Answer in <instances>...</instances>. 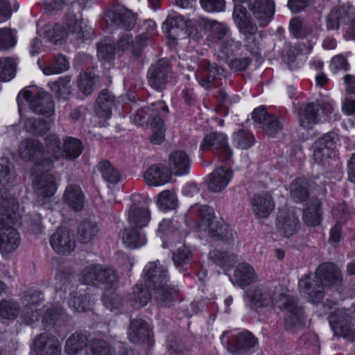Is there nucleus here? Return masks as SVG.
Wrapping results in <instances>:
<instances>
[{
	"mask_svg": "<svg viewBox=\"0 0 355 355\" xmlns=\"http://www.w3.org/2000/svg\"><path fill=\"white\" fill-rule=\"evenodd\" d=\"M304 277L299 282V287L309 300L319 304L324 297L328 287L340 285L343 281L340 270L334 263H324L318 266L313 281Z\"/></svg>",
	"mask_w": 355,
	"mask_h": 355,
	"instance_id": "f257e3e1",
	"label": "nucleus"
},
{
	"mask_svg": "<svg viewBox=\"0 0 355 355\" xmlns=\"http://www.w3.org/2000/svg\"><path fill=\"white\" fill-rule=\"evenodd\" d=\"M144 277L149 287L155 291V297L161 306H170L179 289L168 284V270L159 261L148 263L144 269Z\"/></svg>",
	"mask_w": 355,
	"mask_h": 355,
	"instance_id": "f03ea898",
	"label": "nucleus"
},
{
	"mask_svg": "<svg viewBox=\"0 0 355 355\" xmlns=\"http://www.w3.org/2000/svg\"><path fill=\"white\" fill-rule=\"evenodd\" d=\"M93 31L87 22L78 20L74 15H67L63 25H55L47 32V37L55 44L67 39L69 36L75 40H87L92 38Z\"/></svg>",
	"mask_w": 355,
	"mask_h": 355,
	"instance_id": "7ed1b4c3",
	"label": "nucleus"
},
{
	"mask_svg": "<svg viewBox=\"0 0 355 355\" xmlns=\"http://www.w3.org/2000/svg\"><path fill=\"white\" fill-rule=\"evenodd\" d=\"M53 160L42 159L32 168L33 187L39 197L49 198L57 189L54 176L49 172Z\"/></svg>",
	"mask_w": 355,
	"mask_h": 355,
	"instance_id": "20e7f679",
	"label": "nucleus"
},
{
	"mask_svg": "<svg viewBox=\"0 0 355 355\" xmlns=\"http://www.w3.org/2000/svg\"><path fill=\"white\" fill-rule=\"evenodd\" d=\"M17 101L20 114L24 101L29 102L31 110L35 114L51 116L54 113V103L51 96L35 87L22 89L18 94Z\"/></svg>",
	"mask_w": 355,
	"mask_h": 355,
	"instance_id": "39448f33",
	"label": "nucleus"
},
{
	"mask_svg": "<svg viewBox=\"0 0 355 355\" xmlns=\"http://www.w3.org/2000/svg\"><path fill=\"white\" fill-rule=\"evenodd\" d=\"M283 298L284 294L270 284L251 287L245 293V300L258 307L281 308Z\"/></svg>",
	"mask_w": 355,
	"mask_h": 355,
	"instance_id": "423d86ee",
	"label": "nucleus"
},
{
	"mask_svg": "<svg viewBox=\"0 0 355 355\" xmlns=\"http://www.w3.org/2000/svg\"><path fill=\"white\" fill-rule=\"evenodd\" d=\"M207 149L212 150L222 161H227L232 156V150L228 144L227 137L221 132H211L204 137L200 150Z\"/></svg>",
	"mask_w": 355,
	"mask_h": 355,
	"instance_id": "0eeeda50",
	"label": "nucleus"
},
{
	"mask_svg": "<svg viewBox=\"0 0 355 355\" xmlns=\"http://www.w3.org/2000/svg\"><path fill=\"white\" fill-rule=\"evenodd\" d=\"M18 209L16 199L8 194L5 188L0 189V227L13 225L19 216Z\"/></svg>",
	"mask_w": 355,
	"mask_h": 355,
	"instance_id": "6e6552de",
	"label": "nucleus"
},
{
	"mask_svg": "<svg viewBox=\"0 0 355 355\" xmlns=\"http://www.w3.org/2000/svg\"><path fill=\"white\" fill-rule=\"evenodd\" d=\"M229 331H225L220 336L221 342L226 343L227 349L234 355L247 354L257 344V339L249 331H243L237 334L231 341H225Z\"/></svg>",
	"mask_w": 355,
	"mask_h": 355,
	"instance_id": "1a4fd4ad",
	"label": "nucleus"
},
{
	"mask_svg": "<svg viewBox=\"0 0 355 355\" xmlns=\"http://www.w3.org/2000/svg\"><path fill=\"white\" fill-rule=\"evenodd\" d=\"M148 38L149 35L147 33H142L134 37L132 33H128L119 37L116 48L118 51H128L134 56H139Z\"/></svg>",
	"mask_w": 355,
	"mask_h": 355,
	"instance_id": "9d476101",
	"label": "nucleus"
},
{
	"mask_svg": "<svg viewBox=\"0 0 355 355\" xmlns=\"http://www.w3.org/2000/svg\"><path fill=\"white\" fill-rule=\"evenodd\" d=\"M170 64L166 60H159L152 65L148 72L149 85L155 89H164L167 83Z\"/></svg>",
	"mask_w": 355,
	"mask_h": 355,
	"instance_id": "9b49d317",
	"label": "nucleus"
},
{
	"mask_svg": "<svg viewBox=\"0 0 355 355\" xmlns=\"http://www.w3.org/2000/svg\"><path fill=\"white\" fill-rule=\"evenodd\" d=\"M190 212L197 214L200 218V222L198 225L199 230L207 232L210 236H211V229L218 230V227H220L221 221L215 218L213 209L207 205H195L191 206Z\"/></svg>",
	"mask_w": 355,
	"mask_h": 355,
	"instance_id": "f8f14e48",
	"label": "nucleus"
},
{
	"mask_svg": "<svg viewBox=\"0 0 355 355\" xmlns=\"http://www.w3.org/2000/svg\"><path fill=\"white\" fill-rule=\"evenodd\" d=\"M69 291V298L68 304L77 312L85 311L89 306V297L86 294L78 295L77 288L71 284L68 279H63L60 291L57 293L61 297L62 292Z\"/></svg>",
	"mask_w": 355,
	"mask_h": 355,
	"instance_id": "ddd939ff",
	"label": "nucleus"
},
{
	"mask_svg": "<svg viewBox=\"0 0 355 355\" xmlns=\"http://www.w3.org/2000/svg\"><path fill=\"white\" fill-rule=\"evenodd\" d=\"M191 21L196 29L203 30L207 33L209 40L214 42L221 40L228 32V28L225 24L214 20L198 18Z\"/></svg>",
	"mask_w": 355,
	"mask_h": 355,
	"instance_id": "4468645a",
	"label": "nucleus"
},
{
	"mask_svg": "<svg viewBox=\"0 0 355 355\" xmlns=\"http://www.w3.org/2000/svg\"><path fill=\"white\" fill-rule=\"evenodd\" d=\"M106 16L112 21L111 26L121 27L126 30L132 29L137 21L136 14L122 6L114 8L112 10L109 11Z\"/></svg>",
	"mask_w": 355,
	"mask_h": 355,
	"instance_id": "2eb2a0df",
	"label": "nucleus"
},
{
	"mask_svg": "<svg viewBox=\"0 0 355 355\" xmlns=\"http://www.w3.org/2000/svg\"><path fill=\"white\" fill-rule=\"evenodd\" d=\"M248 8L261 26H266L270 22L275 12L270 0H249Z\"/></svg>",
	"mask_w": 355,
	"mask_h": 355,
	"instance_id": "dca6fc26",
	"label": "nucleus"
},
{
	"mask_svg": "<svg viewBox=\"0 0 355 355\" xmlns=\"http://www.w3.org/2000/svg\"><path fill=\"white\" fill-rule=\"evenodd\" d=\"M49 242L53 250L60 254H69L75 248L74 239L67 230H57L51 236Z\"/></svg>",
	"mask_w": 355,
	"mask_h": 355,
	"instance_id": "f3484780",
	"label": "nucleus"
},
{
	"mask_svg": "<svg viewBox=\"0 0 355 355\" xmlns=\"http://www.w3.org/2000/svg\"><path fill=\"white\" fill-rule=\"evenodd\" d=\"M337 140V135L328 132L319 138L314 144L313 158L318 162H322L330 157Z\"/></svg>",
	"mask_w": 355,
	"mask_h": 355,
	"instance_id": "a211bd4d",
	"label": "nucleus"
},
{
	"mask_svg": "<svg viewBox=\"0 0 355 355\" xmlns=\"http://www.w3.org/2000/svg\"><path fill=\"white\" fill-rule=\"evenodd\" d=\"M302 220L309 227H315L320 224L322 218L321 202L315 197L308 199L303 209Z\"/></svg>",
	"mask_w": 355,
	"mask_h": 355,
	"instance_id": "6ab92c4d",
	"label": "nucleus"
},
{
	"mask_svg": "<svg viewBox=\"0 0 355 355\" xmlns=\"http://www.w3.org/2000/svg\"><path fill=\"white\" fill-rule=\"evenodd\" d=\"M61 344L55 336L43 334L35 340V351L37 355H60Z\"/></svg>",
	"mask_w": 355,
	"mask_h": 355,
	"instance_id": "aec40b11",
	"label": "nucleus"
},
{
	"mask_svg": "<svg viewBox=\"0 0 355 355\" xmlns=\"http://www.w3.org/2000/svg\"><path fill=\"white\" fill-rule=\"evenodd\" d=\"M43 295L39 291H33L25 296V308L23 310V317L27 324H32L39 320L40 310L37 306L43 301Z\"/></svg>",
	"mask_w": 355,
	"mask_h": 355,
	"instance_id": "412c9836",
	"label": "nucleus"
},
{
	"mask_svg": "<svg viewBox=\"0 0 355 355\" xmlns=\"http://www.w3.org/2000/svg\"><path fill=\"white\" fill-rule=\"evenodd\" d=\"M299 226L297 215L293 211H283L277 218V229L282 236L290 237L297 232Z\"/></svg>",
	"mask_w": 355,
	"mask_h": 355,
	"instance_id": "4be33fe9",
	"label": "nucleus"
},
{
	"mask_svg": "<svg viewBox=\"0 0 355 355\" xmlns=\"http://www.w3.org/2000/svg\"><path fill=\"white\" fill-rule=\"evenodd\" d=\"M233 176L232 171L225 166L216 168L209 175L207 187L209 191L214 193L222 191L226 188Z\"/></svg>",
	"mask_w": 355,
	"mask_h": 355,
	"instance_id": "5701e85b",
	"label": "nucleus"
},
{
	"mask_svg": "<svg viewBox=\"0 0 355 355\" xmlns=\"http://www.w3.org/2000/svg\"><path fill=\"white\" fill-rule=\"evenodd\" d=\"M252 208L258 217L267 218L275 209L272 196L266 192L255 193L251 198Z\"/></svg>",
	"mask_w": 355,
	"mask_h": 355,
	"instance_id": "b1692460",
	"label": "nucleus"
},
{
	"mask_svg": "<svg viewBox=\"0 0 355 355\" xmlns=\"http://www.w3.org/2000/svg\"><path fill=\"white\" fill-rule=\"evenodd\" d=\"M171 173L162 164H153L144 173L146 183L152 187H158L168 183L171 180Z\"/></svg>",
	"mask_w": 355,
	"mask_h": 355,
	"instance_id": "393cba45",
	"label": "nucleus"
},
{
	"mask_svg": "<svg viewBox=\"0 0 355 355\" xmlns=\"http://www.w3.org/2000/svg\"><path fill=\"white\" fill-rule=\"evenodd\" d=\"M191 160L184 150L172 152L168 157V167L171 173L175 175H184L189 173Z\"/></svg>",
	"mask_w": 355,
	"mask_h": 355,
	"instance_id": "a878e982",
	"label": "nucleus"
},
{
	"mask_svg": "<svg viewBox=\"0 0 355 355\" xmlns=\"http://www.w3.org/2000/svg\"><path fill=\"white\" fill-rule=\"evenodd\" d=\"M320 105L313 103L303 104L298 111V121L304 129H312L318 123Z\"/></svg>",
	"mask_w": 355,
	"mask_h": 355,
	"instance_id": "bb28decb",
	"label": "nucleus"
},
{
	"mask_svg": "<svg viewBox=\"0 0 355 355\" xmlns=\"http://www.w3.org/2000/svg\"><path fill=\"white\" fill-rule=\"evenodd\" d=\"M43 144L34 139H26L21 141L18 155L24 161H35L43 152Z\"/></svg>",
	"mask_w": 355,
	"mask_h": 355,
	"instance_id": "cd10ccee",
	"label": "nucleus"
},
{
	"mask_svg": "<svg viewBox=\"0 0 355 355\" xmlns=\"http://www.w3.org/2000/svg\"><path fill=\"white\" fill-rule=\"evenodd\" d=\"M223 76H225L223 69L215 63L205 64L200 73L196 74L199 84L205 88L211 87V83L221 79Z\"/></svg>",
	"mask_w": 355,
	"mask_h": 355,
	"instance_id": "c85d7f7f",
	"label": "nucleus"
},
{
	"mask_svg": "<svg viewBox=\"0 0 355 355\" xmlns=\"http://www.w3.org/2000/svg\"><path fill=\"white\" fill-rule=\"evenodd\" d=\"M20 241L17 231L11 227L0 228V252L1 253H10L15 250Z\"/></svg>",
	"mask_w": 355,
	"mask_h": 355,
	"instance_id": "c756f323",
	"label": "nucleus"
},
{
	"mask_svg": "<svg viewBox=\"0 0 355 355\" xmlns=\"http://www.w3.org/2000/svg\"><path fill=\"white\" fill-rule=\"evenodd\" d=\"M282 306L286 311L285 321L287 325H294L302 320L304 316L303 309L298 306L295 297H289L284 295V298L281 301V307Z\"/></svg>",
	"mask_w": 355,
	"mask_h": 355,
	"instance_id": "7c9ffc66",
	"label": "nucleus"
},
{
	"mask_svg": "<svg viewBox=\"0 0 355 355\" xmlns=\"http://www.w3.org/2000/svg\"><path fill=\"white\" fill-rule=\"evenodd\" d=\"M349 7L341 6L334 8L325 18L326 28L328 31H337L340 26L349 17Z\"/></svg>",
	"mask_w": 355,
	"mask_h": 355,
	"instance_id": "2f4dec72",
	"label": "nucleus"
},
{
	"mask_svg": "<svg viewBox=\"0 0 355 355\" xmlns=\"http://www.w3.org/2000/svg\"><path fill=\"white\" fill-rule=\"evenodd\" d=\"M236 283L241 287L247 286L258 281L254 269L247 263H239L234 273Z\"/></svg>",
	"mask_w": 355,
	"mask_h": 355,
	"instance_id": "473e14b6",
	"label": "nucleus"
},
{
	"mask_svg": "<svg viewBox=\"0 0 355 355\" xmlns=\"http://www.w3.org/2000/svg\"><path fill=\"white\" fill-rule=\"evenodd\" d=\"M114 105V97L107 90H103L96 101L95 106L96 115L106 121L111 117L112 107Z\"/></svg>",
	"mask_w": 355,
	"mask_h": 355,
	"instance_id": "72a5a7b5",
	"label": "nucleus"
},
{
	"mask_svg": "<svg viewBox=\"0 0 355 355\" xmlns=\"http://www.w3.org/2000/svg\"><path fill=\"white\" fill-rule=\"evenodd\" d=\"M129 340L133 343L144 342L149 336V329L142 319H135L130 322L128 332Z\"/></svg>",
	"mask_w": 355,
	"mask_h": 355,
	"instance_id": "f704fd0d",
	"label": "nucleus"
},
{
	"mask_svg": "<svg viewBox=\"0 0 355 355\" xmlns=\"http://www.w3.org/2000/svg\"><path fill=\"white\" fill-rule=\"evenodd\" d=\"M88 337L85 333L76 331L71 334L64 344V352L69 355L77 354L87 344Z\"/></svg>",
	"mask_w": 355,
	"mask_h": 355,
	"instance_id": "c9c22d12",
	"label": "nucleus"
},
{
	"mask_svg": "<svg viewBox=\"0 0 355 355\" xmlns=\"http://www.w3.org/2000/svg\"><path fill=\"white\" fill-rule=\"evenodd\" d=\"M150 298L149 291L142 285L135 286L132 288V292L127 296V300L135 309H140L146 305Z\"/></svg>",
	"mask_w": 355,
	"mask_h": 355,
	"instance_id": "e433bc0d",
	"label": "nucleus"
},
{
	"mask_svg": "<svg viewBox=\"0 0 355 355\" xmlns=\"http://www.w3.org/2000/svg\"><path fill=\"white\" fill-rule=\"evenodd\" d=\"M63 198L68 205L75 211L82 209L84 200L80 187L77 185L68 186L65 189Z\"/></svg>",
	"mask_w": 355,
	"mask_h": 355,
	"instance_id": "4c0bfd02",
	"label": "nucleus"
},
{
	"mask_svg": "<svg viewBox=\"0 0 355 355\" xmlns=\"http://www.w3.org/2000/svg\"><path fill=\"white\" fill-rule=\"evenodd\" d=\"M122 241L125 247L135 249L146 244V239L141 231L137 228L125 229Z\"/></svg>",
	"mask_w": 355,
	"mask_h": 355,
	"instance_id": "58836bf2",
	"label": "nucleus"
},
{
	"mask_svg": "<svg viewBox=\"0 0 355 355\" xmlns=\"http://www.w3.org/2000/svg\"><path fill=\"white\" fill-rule=\"evenodd\" d=\"M21 120L24 121V128L26 132L35 136L42 135L50 129L49 123L42 119H24L21 116Z\"/></svg>",
	"mask_w": 355,
	"mask_h": 355,
	"instance_id": "ea45409f",
	"label": "nucleus"
},
{
	"mask_svg": "<svg viewBox=\"0 0 355 355\" xmlns=\"http://www.w3.org/2000/svg\"><path fill=\"white\" fill-rule=\"evenodd\" d=\"M150 218L149 210L146 207H139L132 205L128 212V219L132 225L137 227L146 226Z\"/></svg>",
	"mask_w": 355,
	"mask_h": 355,
	"instance_id": "a19ab883",
	"label": "nucleus"
},
{
	"mask_svg": "<svg viewBox=\"0 0 355 355\" xmlns=\"http://www.w3.org/2000/svg\"><path fill=\"white\" fill-rule=\"evenodd\" d=\"M103 272L101 265H91L82 270L80 280L85 284L99 285V282L103 281V277H101Z\"/></svg>",
	"mask_w": 355,
	"mask_h": 355,
	"instance_id": "79ce46f5",
	"label": "nucleus"
},
{
	"mask_svg": "<svg viewBox=\"0 0 355 355\" xmlns=\"http://www.w3.org/2000/svg\"><path fill=\"white\" fill-rule=\"evenodd\" d=\"M209 259L224 269H229L236 262V257L234 254L220 250L210 251Z\"/></svg>",
	"mask_w": 355,
	"mask_h": 355,
	"instance_id": "37998d69",
	"label": "nucleus"
},
{
	"mask_svg": "<svg viewBox=\"0 0 355 355\" xmlns=\"http://www.w3.org/2000/svg\"><path fill=\"white\" fill-rule=\"evenodd\" d=\"M97 82V77L94 72L87 70L80 73L78 87L80 91L85 95H90Z\"/></svg>",
	"mask_w": 355,
	"mask_h": 355,
	"instance_id": "c03bdc74",
	"label": "nucleus"
},
{
	"mask_svg": "<svg viewBox=\"0 0 355 355\" xmlns=\"http://www.w3.org/2000/svg\"><path fill=\"white\" fill-rule=\"evenodd\" d=\"M290 193L296 202H303L308 198L307 181L305 178L294 180L290 186Z\"/></svg>",
	"mask_w": 355,
	"mask_h": 355,
	"instance_id": "a18cd8bd",
	"label": "nucleus"
},
{
	"mask_svg": "<svg viewBox=\"0 0 355 355\" xmlns=\"http://www.w3.org/2000/svg\"><path fill=\"white\" fill-rule=\"evenodd\" d=\"M40 68L46 76L59 74L69 69V62L62 55H58L55 58L54 63L44 66L40 65Z\"/></svg>",
	"mask_w": 355,
	"mask_h": 355,
	"instance_id": "49530a36",
	"label": "nucleus"
},
{
	"mask_svg": "<svg viewBox=\"0 0 355 355\" xmlns=\"http://www.w3.org/2000/svg\"><path fill=\"white\" fill-rule=\"evenodd\" d=\"M85 355H116V352L107 342L94 340L87 347Z\"/></svg>",
	"mask_w": 355,
	"mask_h": 355,
	"instance_id": "de8ad7c7",
	"label": "nucleus"
},
{
	"mask_svg": "<svg viewBox=\"0 0 355 355\" xmlns=\"http://www.w3.org/2000/svg\"><path fill=\"white\" fill-rule=\"evenodd\" d=\"M82 151L83 145L79 139L69 137L64 140L62 153H64L67 159H76L80 155Z\"/></svg>",
	"mask_w": 355,
	"mask_h": 355,
	"instance_id": "09e8293b",
	"label": "nucleus"
},
{
	"mask_svg": "<svg viewBox=\"0 0 355 355\" xmlns=\"http://www.w3.org/2000/svg\"><path fill=\"white\" fill-rule=\"evenodd\" d=\"M15 180L12 164L8 158H0V186L6 187L13 183Z\"/></svg>",
	"mask_w": 355,
	"mask_h": 355,
	"instance_id": "8fccbe9b",
	"label": "nucleus"
},
{
	"mask_svg": "<svg viewBox=\"0 0 355 355\" xmlns=\"http://www.w3.org/2000/svg\"><path fill=\"white\" fill-rule=\"evenodd\" d=\"M45 146L49 153H52V158L48 160H58L62 155L61 141L55 134H49L44 139ZM47 160L46 159H45Z\"/></svg>",
	"mask_w": 355,
	"mask_h": 355,
	"instance_id": "3c124183",
	"label": "nucleus"
},
{
	"mask_svg": "<svg viewBox=\"0 0 355 355\" xmlns=\"http://www.w3.org/2000/svg\"><path fill=\"white\" fill-rule=\"evenodd\" d=\"M149 110L157 112L159 115L161 114V112L164 113H167L168 112V107L164 102L159 101L153 103L151 104V108H144L138 111L134 116V122L138 125H143V123H146L148 120V118H146L145 115L147 114V111Z\"/></svg>",
	"mask_w": 355,
	"mask_h": 355,
	"instance_id": "603ef678",
	"label": "nucleus"
},
{
	"mask_svg": "<svg viewBox=\"0 0 355 355\" xmlns=\"http://www.w3.org/2000/svg\"><path fill=\"white\" fill-rule=\"evenodd\" d=\"M16 63L10 58H0V80L7 82L15 76Z\"/></svg>",
	"mask_w": 355,
	"mask_h": 355,
	"instance_id": "864d4df0",
	"label": "nucleus"
},
{
	"mask_svg": "<svg viewBox=\"0 0 355 355\" xmlns=\"http://www.w3.org/2000/svg\"><path fill=\"white\" fill-rule=\"evenodd\" d=\"M99 228L96 223L84 221L80 226L78 234L80 239L84 243H88L98 236Z\"/></svg>",
	"mask_w": 355,
	"mask_h": 355,
	"instance_id": "5fc2aeb1",
	"label": "nucleus"
},
{
	"mask_svg": "<svg viewBox=\"0 0 355 355\" xmlns=\"http://www.w3.org/2000/svg\"><path fill=\"white\" fill-rule=\"evenodd\" d=\"M233 142L239 148L248 149L254 144V138L249 130L241 129L234 133Z\"/></svg>",
	"mask_w": 355,
	"mask_h": 355,
	"instance_id": "6e6d98bb",
	"label": "nucleus"
},
{
	"mask_svg": "<svg viewBox=\"0 0 355 355\" xmlns=\"http://www.w3.org/2000/svg\"><path fill=\"white\" fill-rule=\"evenodd\" d=\"M153 135L150 139L153 144H160L165 137V127L163 119L159 116L153 117L152 122Z\"/></svg>",
	"mask_w": 355,
	"mask_h": 355,
	"instance_id": "4d7b16f0",
	"label": "nucleus"
},
{
	"mask_svg": "<svg viewBox=\"0 0 355 355\" xmlns=\"http://www.w3.org/2000/svg\"><path fill=\"white\" fill-rule=\"evenodd\" d=\"M70 78H60L57 81L49 84L50 89L58 96L65 98L71 94Z\"/></svg>",
	"mask_w": 355,
	"mask_h": 355,
	"instance_id": "13d9d810",
	"label": "nucleus"
},
{
	"mask_svg": "<svg viewBox=\"0 0 355 355\" xmlns=\"http://www.w3.org/2000/svg\"><path fill=\"white\" fill-rule=\"evenodd\" d=\"M177 204L178 199L176 195L170 191H164L158 196L157 205L161 209H173L177 206Z\"/></svg>",
	"mask_w": 355,
	"mask_h": 355,
	"instance_id": "bf43d9fd",
	"label": "nucleus"
},
{
	"mask_svg": "<svg viewBox=\"0 0 355 355\" xmlns=\"http://www.w3.org/2000/svg\"><path fill=\"white\" fill-rule=\"evenodd\" d=\"M98 170L107 182L116 184L119 180V173L107 161H102L98 164Z\"/></svg>",
	"mask_w": 355,
	"mask_h": 355,
	"instance_id": "052dcab7",
	"label": "nucleus"
},
{
	"mask_svg": "<svg viewBox=\"0 0 355 355\" xmlns=\"http://www.w3.org/2000/svg\"><path fill=\"white\" fill-rule=\"evenodd\" d=\"M19 306L12 301H1L0 302V317L5 319H14L19 312Z\"/></svg>",
	"mask_w": 355,
	"mask_h": 355,
	"instance_id": "680f3d73",
	"label": "nucleus"
},
{
	"mask_svg": "<svg viewBox=\"0 0 355 355\" xmlns=\"http://www.w3.org/2000/svg\"><path fill=\"white\" fill-rule=\"evenodd\" d=\"M262 129L268 135L274 137L282 129V124L277 116L270 115L265 119Z\"/></svg>",
	"mask_w": 355,
	"mask_h": 355,
	"instance_id": "e2e57ef3",
	"label": "nucleus"
},
{
	"mask_svg": "<svg viewBox=\"0 0 355 355\" xmlns=\"http://www.w3.org/2000/svg\"><path fill=\"white\" fill-rule=\"evenodd\" d=\"M16 40L12 31L8 28H0V50H7L15 45Z\"/></svg>",
	"mask_w": 355,
	"mask_h": 355,
	"instance_id": "0e129e2a",
	"label": "nucleus"
},
{
	"mask_svg": "<svg viewBox=\"0 0 355 355\" xmlns=\"http://www.w3.org/2000/svg\"><path fill=\"white\" fill-rule=\"evenodd\" d=\"M103 300L106 307L110 309L111 311L116 313L124 306L125 302H128L127 298L125 300L124 297L120 295H113L111 297H104Z\"/></svg>",
	"mask_w": 355,
	"mask_h": 355,
	"instance_id": "69168bd1",
	"label": "nucleus"
},
{
	"mask_svg": "<svg viewBox=\"0 0 355 355\" xmlns=\"http://www.w3.org/2000/svg\"><path fill=\"white\" fill-rule=\"evenodd\" d=\"M191 252L189 248L185 246L179 248L173 254V259L175 265L178 266L187 263L191 259Z\"/></svg>",
	"mask_w": 355,
	"mask_h": 355,
	"instance_id": "338daca9",
	"label": "nucleus"
},
{
	"mask_svg": "<svg viewBox=\"0 0 355 355\" xmlns=\"http://www.w3.org/2000/svg\"><path fill=\"white\" fill-rule=\"evenodd\" d=\"M62 314V309L60 305L52 306L46 309L45 314L42 316V322L46 324H53Z\"/></svg>",
	"mask_w": 355,
	"mask_h": 355,
	"instance_id": "774afa93",
	"label": "nucleus"
}]
</instances>
